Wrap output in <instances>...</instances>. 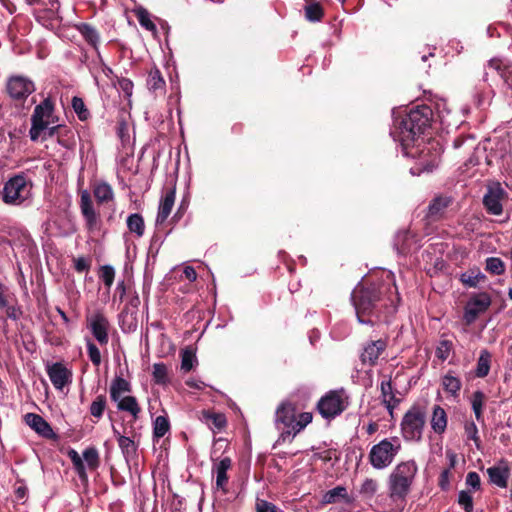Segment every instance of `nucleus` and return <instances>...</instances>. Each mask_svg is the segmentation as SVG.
<instances>
[{"mask_svg": "<svg viewBox=\"0 0 512 512\" xmlns=\"http://www.w3.org/2000/svg\"><path fill=\"white\" fill-rule=\"evenodd\" d=\"M351 301L359 323L375 326L392 321L400 296L393 276L388 275L386 279L359 283L351 293Z\"/></svg>", "mask_w": 512, "mask_h": 512, "instance_id": "obj_1", "label": "nucleus"}, {"mask_svg": "<svg viewBox=\"0 0 512 512\" xmlns=\"http://www.w3.org/2000/svg\"><path fill=\"white\" fill-rule=\"evenodd\" d=\"M434 113L430 106L419 105L412 108L406 115L395 121L391 134L401 145L422 139V135L431 128Z\"/></svg>", "mask_w": 512, "mask_h": 512, "instance_id": "obj_2", "label": "nucleus"}, {"mask_svg": "<svg viewBox=\"0 0 512 512\" xmlns=\"http://www.w3.org/2000/svg\"><path fill=\"white\" fill-rule=\"evenodd\" d=\"M403 153L416 160L411 173L420 175L424 172H432L440 162L441 148L436 141L425 142L424 138L419 141L408 142L401 145Z\"/></svg>", "mask_w": 512, "mask_h": 512, "instance_id": "obj_3", "label": "nucleus"}, {"mask_svg": "<svg viewBox=\"0 0 512 512\" xmlns=\"http://www.w3.org/2000/svg\"><path fill=\"white\" fill-rule=\"evenodd\" d=\"M418 467L413 460L399 463L388 478L389 496L392 500H405L417 474Z\"/></svg>", "mask_w": 512, "mask_h": 512, "instance_id": "obj_4", "label": "nucleus"}, {"mask_svg": "<svg viewBox=\"0 0 512 512\" xmlns=\"http://www.w3.org/2000/svg\"><path fill=\"white\" fill-rule=\"evenodd\" d=\"M427 422V408L412 405L403 415L400 423L401 435L406 441L420 442Z\"/></svg>", "mask_w": 512, "mask_h": 512, "instance_id": "obj_5", "label": "nucleus"}, {"mask_svg": "<svg viewBox=\"0 0 512 512\" xmlns=\"http://www.w3.org/2000/svg\"><path fill=\"white\" fill-rule=\"evenodd\" d=\"M401 450V443L397 437L383 439L372 446L369 452V461L376 469L388 467Z\"/></svg>", "mask_w": 512, "mask_h": 512, "instance_id": "obj_6", "label": "nucleus"}, {"mask_svg": "<svg viewBox=\"0 0 512 512\" xmlns=\"http://www.w3.org/2000/svg\"><path fill=\"white\" fill-rule=\"evenodd\" d=\"M31 183L22 175L9 179L3 187L2 199L8 205H21L31 196Z\"/></svg>", "mask_w": 512, "mask_h": 512, "instance_id": "obj_7", "label": "nucleus"}, {"mask_svg": "<svg viewBox=\"0 0 512 512\" xmlns=\"http://www.w3.org/2000/svg\"><path fill=\"white\" fill-rule=\"evenodd\" d=\"M53 123V106L49 100H45L35 108L32 115V127L29 132L31 139L37 140L46 130L52 134L56 127H49V125Z\"/></svg>", "mask_w": 512, "mask_h": 512, "instance_id": "obj_8", "label": "nucleus"}, {"mask_svg": "<svg viewBox=\"0 0 512 512\" xmlns=\"http://www.w3.org/2000/svg\"><path fill=\"white\" fill-rule=\"evenodd\" d=\"M345 392L341 390H332L326 393L317 404V409L325 419H331L340 415L348 406Z\"/></svg>", "mask_w": 512, "mask_h": 512, "instance_id": "obj_9", "label": "nucleus"}, {"mask_svg": "<svg viewBox=\"0 0 512 512\" xmlns=\"http://www.w3.org/2000/svg\"><path fill=\"white\" fill-rule=\"evenodd\" d=\"M508 199V192L502 187L501 183L493 181L487 185L482 203L489 215L499 216L503 213V202Z\"/></svg>", "mask_w": 512, "mask_h": 512, "instance_id": "obj_10", "label": "nucleus"}, {"mask_svg": "<svg viewBox=\"0 0 512 512\" xmlns=\"http://www.w3.org/2000/svg\"><path fill=\"white\" fill-rule=\"evenodd\" d=\"M296 413L297 407L290 401H284L277 407L275 424L278 429L282 430L280 435L282 441H286L290 436L293 437Z\"/></svg>", "mask_w": 512, "mask_h": 512, "instance_id": "obj_11", "label": "nucleus"}, {"mask_svg": "<svg viewBox=\"0 0 512 512\" xmlns=\"http://www.w3.org/2000/svg\"><path fill=\"white\" fill-rule=\"evenodd\" d=\"M491 305V297L488 293L482 292L472 296L464 308L463 321L465 325H472L477 318L484 313Z\"/></svg>", "mask_w": 512, "mask_h": 512, "instance_id": "obj_12", "label": "nucleus"}, {"mask_svg": "<svg viewBox=\"0 0 512 512\" xmlns=\"http://www.w3.org/2000/svg\"><path fill=\"white\" fill-rule=\"evenodd\" d=\"M388 347V338L370 340L363 345L360 361L364 366L374 367Z\"/></svg>", "mask_w": 512, "mask_h": 512, "instance_id": "obj_13", "label": "nucleus"}, {"mask_svg": "<svg viewBox=\"0 0 512 512\" xmlns=\"http://www.w3.org/2000/svg\"><path fill=\"white\" fill-rule=\"evenodd\" d=\"M454 197L446 194H440L435 196L429 206L426 213V219L429 222H437L446 217V213L454 203Z\"/></svg>", "mask_w": 512, "mask_h": 512, "instance_id": "obj_14", "label": "nucleus"}, {"mask_svg": "<svg viewBox=\"0 0 512 512\" xmlns=\"http://www.w3.org/2000/svg\"><path fill=\"white\" fill-rule=\"evenodd\" d=\"M381 404L387 409L389 415L394 417V410L399 406L402 399L397 397L399 392L394 389L391 379L382 380L380 383Z\"/></svg>", "mask_w": 512, "mask_h": 512, "instance_id": "obj_15", "label": "nucleus"}, {"mask_svg": "<svg viewBox=\"0 0 512 512\" xmlns=\"http://www.w3.org/2000/svg\"><path fill=\"white\" fill-rule=\"evenodd\" d=\"M34 89V84L30 80L20 76L10 78L7 84V91L14 99H23L30 95Z\"/></svg>", "mask_w": 512, "mask_h": 512, "instance_id": "obj_16", "label": "nucleus"}, {"mask_svg": "<svg viewBox=\"0 0 512 512\" xmlns=\"http://www.w3.org/2000/svg\"><path fill=\"white\" fill-rule=\"evenodd\" d=\"M81 213L85 219L86 227L89 231L99 228V214L93 208V203L88 192L81 195L80 200Z\"/></svg>", "mask_w": 512, "mask_h": 512, "instance_id": "obj_17", "label": "nucleus"}, {"mask_svg": "<svg viewBox=\"0 0 512 512\" xmlns=\"http://www.w3.org/2000/svg\"><path fill=\"white\" fill-rule=\"evenodd\" d=\"M25 423L40 436L47 439H55L56 434L53 432L48 422L38 414L27 413L24 416Z\"/></svg>", "mask_w": 512, "mask_h": 512, "instance_id": "obj_18", "label": "nucleus"}, {"mask_svg": "<svg viewBox=\"0 0 512 512\" xmlns=\"http://www.w3.org/2000/svg\"><path fill=\"white\" fill-rule=\"evenodd\" d=\"M108 328L109 322L103 314L97 313L91 318L90 329L100 345H106L109 341Z\"/></svg>", "mask_w": 512, "mask_h": 512, "instance_id": "obj_19", "label": "nucleus"}, {"mask_svg": "<svg viewBox=\"0 0 512 512\" xmlns=\"http://www.w3.org/2000/svg\"><path fill=\"white\" fill-rule=\"evenodd\" d=\"M175 195H176V186L175 184L165 189V194L160 200L158 214L156 218V223L161 225L163 224L168 216L170 215L172 208L175 203Z\"/></svg>", "mask_w": 512, "mask_h": 512, "instance_id": "obj_20", "label": "nucleus"}, {"mask_svg": "<svg viewBox=\"0 0 512 512\" xmlns=\"http://www.w3.org/2000/svg\"><path fill=\"white\" fill-rule=\"evenodd\" d=\"M200 420L208 425L213 432H220L227 426V418L225 414L212 410H202Z\"/></svg>", "mask_w": 512, "mask_h": 512, "instance_id": "obj_21", "label": "nucleus"}, {"mask_svg": "<svg viewBox=\"0 0 512 512\" xmlns=\"http://www.w3.org/2000/svg\"><path fill=\"white\" fill-rule=\"evenodd\" d=\"M113 433L126 461L129 462L135 459L137 457V445L135 442L130 437L121 435V433L114 426Z\"/></svg>", "mask_w": 512, "mask_h": 512, "instance_id": "obj_22", "label": "nucleus"}, {"mask_svg": "<svg viewBox=\"0 0 512 512\" xmlns=\"http://www.w3.org/2000/svg\"><path fill=\"white\" fill-rule=\"evenodd\" d=\"M231 466L232 461L230 457H224L214 467L216 471V486L223 491H226V485L228 483L227 471Z\"/></svg>", "mask_w": 512, "mask_h": 512, "instance_id": "obj_23", "label": "nucleus"}, {"mask_svg": "<svg viewBox=\"0 0 512 512\" xmlns=\"http://www.w3.org/2000/svg\"><path fill=\"white\" fill-rule=\"evenodd\" d=\"M131 391L132 386L130 382L123 377L116 376L110 385V398L112 401H118L122 397L123 393H130Z\"/></svg>", "mask_w": 512, "mask_h": 512, "instance_id": "obj_24", "label": "nucleus"}, {"mask_svg": "<svg viewBox=\"0 0 512 512\" xmlns=\"http://www.w3.org/2000/svg\"><path fill=\"white\" fill-rule=\"evenodd\" d=\"M447 427V414L445 410L439 406L435 405L433 407L432 418H431V428L437 434H442L445 432Z\"/></svg>", "mask_w": 512, "mask_h": 512, "instance_id": "obj_25", "label": "nucleus"}, {"mask_svg": "<svg viewBox=\"0 0 512 512\" xmlns=\"http://www.w3.org/2000/svg\"><path fill=\"white\" fill-rule=\"evenodd\" d=\"M115 402L117 403L118 410L128 412L133 416L135 420L138 419L139 414L141 412V408L138 404L136 397L125 396L121 397L120 400Z\"/></svg>", "mask_w": 512, "mask_h": 512, "instance_id": "obj_26", "label": "nucleus"}, {"mask_svg": "<svg viewBox=\"0 0 512 512\" xmlns=\"http://www.w3.org/2000/svg\"><path fill=\"white\" fill-rule=\"evenodd\" d=\"M147 87L153 93H163L165 91L166 82L157 67L150 70L147 78Z\"/></svg>", "mask_w": 512, "mask_h": 512, "instance_id": "obj_27", "label": "nucleus"}, {"mask_svg": "<svg viewBox=\"0 0 512 512\" xmlns=\"http://www.w3.org/2000/svg\"><path fill=\"white\" fill-rule=\"evenodd\" d=\"M491 361L492 354L487 349H482L477 360L475 375L479 378L486 377L490 371Z\"/></svg>", "mask_w": 512, "mask_h": 512, "instance_id": "obj_28", "label": "nucleus"}, {"mask_svg": "<svg viewBox=\"0 0 512 512\" xmlns=\"http://www.w3.org/2000/svg\"><path fill=\"white\" fill-rule=\"evenodd\" d=\"M486 276L478 269H470L460 275V282L469 288H476L481 281H485Z\"/></svg>", "mask_w": 512, "mask_h": 512, "instance_id": "obj_29", "label": "nucleus"}, {"mask_svg": "<svg viewBox=\"0 0 512 512\" xmlns=\"http://www.w3.org/2000/svg\"><path fill=\"white\" fill-rule=\"evenodd\" d=\"M47 372L55 388L62 390L64 387V365L60 362L48 365Z\"/></svg>", "mask_w": 512, "mask_h": 512, "instance_id": "obj_30", "label": "nucleus"}, {"mask_svg": "<svg viewBox=\"0 0 512 512\" xmlns=\"http://www.w3.org/2000/svg\"><path fill=\"white\" fill-rule=\"evenodd\" d=\"M78 31L82 34L84 39L97 51H98V44L100 40L99 33L96 31L94 27H92L89 24L82 23L75 26Z\"/></svg>", "mask_w": 512, "mask_h": 512, "instance_id": "obj_31", "label": "nucleus"}, {"mask_svg": "<svg viewBox=\"0 0 512 512\" xmlns=\"http://www.w3.org/2000/svg\"><path fill=\"white\" fill-rule=\"evenodd\" d=\"M490 481L500 488H506L508 485L509 471L507 468L490 467L487 470Z\"/></svg>", "mask_w": 512, "mask_h": 512, "instance_id": "obj_32", "label": "nucleus"}, {"mask_svg": "<svg viewBox=\"0 0 512 512\" xmlns=\"http://www.w3.org/2000/svg\"><path fill=\"white\" fill-rule=\"evenodd\" d=\"M486 399H487L486 395L484 394V392H482L480 390L474 391L471 396L472 410H473V412L475 414V418L478 422L484 421L483 407L486 402Z\"/></svg>", "mask_w": 512, "mask_h": 512, "instance_id": "obj_33", "label": "nucleus"}, {"mask_svg": "<svg viewBox=\"0 0 512 512\" xmlns=\"http://www.w3.org/2000/svg\"><path fill=\"white\" fill-rule=\"evenodd\" d=\"M340 500H343L347 504L352 502V499L349 497L347 493V489L343 486H337L327 491L324 495L325 503H337Z\"/></svg>", "mask_w": 512, "mask_h": 512, "instance_id": "obj_34", "label": "nucleus"}, {"mask_svg": "<svg viewBox=\"0 0 512 512\" xmlns=\"http://www.w3.org/2000/svg\"><path fill=\"white\" fill-rule=\"evenodd\" d=\"M442 386L445 392L457 397L461 390L462 383L458 377L452 375L451 372H448L442 378Z\"/></svg>", "mask_w": 512, "mask_h": 512, "instance_id": "obj_35", "label": "nucleus"}, {"mask_svg": "<svg viewBox=\"0 0 512 512\" xmlns=\"http://www.w3.org/2000/svg\"><path fill=\"white\" fill-rule=\"evenodd\" d=\"M93 193L99 204L107 203L114 199V192L112 187L105 182L96 184Z\"/></svg>", "mask_w": 512, "mask_h": 512, "instance_id": "obj_36", "label": "nucleus"}, {"mask_svg": "<svg viewBox=\"0 0 512 512\" xmlns=\"http://www.w3.org/2000/svg\"><path fill=\"white\" fill-rule=\"evenodd\" d=\"M127 227L131 233H134L137 237H142L145 231V223L141 214L134 213L127 218Z\"/></svg>", "mask_w": 512, "mask_h": 512, "instance_id": "obj_37", "label": "nucleus"}, {"mask_svg": "<svg viewBox=\"0 0 512 512\" xmlns=\"http://www.w3.org/2000/svg\"><path fill=\"white\" fill-rule=\"evenodd\" d=\"M305 18L310 22H319L324 17V9L319 2H309L304 6Z\"/></svg>", "mask_w": 512, "mask_h": 512, "instance_id": "obj_38", "label": "nucleus"}, {"mask_svg": "<svg viewBox=\"0 0 512 512\" xmlns=\"http://www.w3.org/2000/svg\"><path fill=\"white\" fill-rule=\"evenodd\" d=\"M71 107L80 121H87L91 117V113L81 97L74 96L71 100Z\"/></svg>", "mask_w": 512, "mask_h": 512, "instance_id": "obj_39", "label": "nucleus"}, {"mask_svg": "<svg viewBox=\"0 0 512 512\" xmlns=\"http://www.w3.org/2000/svg\"><path fill=\"white\" fill-rule=\"evenodd\" d=\"M152 376L154 382L158 385H167L170 382L168 368L164 363L153 364Z\"/></svg>", "mask_w": 512, "mask_h": 512, "instance_id": "obj_40", "label": "nucleus"}, {"mask_svg": "<svg viewBox=\"0 0 512 512\" xmlns=\"http://www.w3.org/2000/svg\"><path fill=\"white\" fill-rule=\"evenodd\" d=\"M107 406V398L105 394H100L96 396V398L92 401L90 405V414L96 418L100 419L102 418L104 411Z\"/></svg>", "mask_w": 512, "mask_h": 512, "instance_id": "obj_41", "label": "nucleus"}, {"mask_svg": "<svg viewBox=\"0 0 512 512\" xmlns=\"http://www.w3.org/2000/svg\"><path fill=\"white\" fill-rule=\"evenodd\" d=\"M485 270L493 275H502L505 272V263L499 257H488L485 261Z\"/></svg>", "mask_w": 512, "mask_h": 512, "instance_id": "obj_42", "label": "nucleus"}, {"mask_svg": "<svg viewBox=\"0 0 512 512\" xmlns=\"http://www.w3.org/2000/svg\"><path fill=\"white\" fill-rule=\"evenodd\" d=\"M135 16L143 28L151 32L156 31V25L150 19V14L145 8L140 7L136 9Z\"/></svg>", "mask_w": 512, "mask_h": 512, "instance_id": "obj_43", "label": "nucleus"}, {"mask_svg": "<svg viewBox=\"0 0 512 512\" xmlns=\"http://www.w3.org/2000/svg\"><path fill=\"white\" fill-rule=\"evenodd\" d=\"M83 459L90 470H96L100 465L99 453L95 447H88L83 452Z\"/></svg>", "mask_w": 512, "mask_h": 512, "instance_id": "obj_44", "label": "nucleus"}, {"mask_svg": "<svg viewBox=\"0 0 512 512\" xmlns=\"http://www.w3.org/2000/svg\"><path fill=\"white\" fill-rule=\"evenodd\" d=\"M170 429L169 420L165 416H157L154 421L153 435L162 438Z\"/></svg>", "mask_w": 512, "mask_h": 512, "instance_id": "obj_45", "label": "nucleus"}, {"mask_svg": "<svg viewBox=\"0 0 512 512\" xmlns=\"http://www.w3.org/2000/svg\"><path fill=\"white\" fill-rule=\"evenodd\" d=\"M195 363H197L195 353L191 349H184L181 352V369L184 372H189L194 368Z\"/></svg>", "mask_w": 512, "mask_h": 512, "instance_id": "obj_46", "label": "nucleus"}, {"mask_svg": "<svg viewBox=\"0 0 512 512\" xmlns=\"http://www.w3.org/2000/svg\"><path fill=\"white\" fill-rule=\"evenodd\" d=\"M312 419L313 416L310 412H302L298 415L296 414L293 437L302 431L309 423H311Z\"/></svg>", "mask_w": 512, "mask_h": 512, "instance_id": "obj_47", "label": "nucleus"}, {"mask_svg": "<svg viewBox=\"0 0 512 512\" xmlns=\"http://www.w3.org/2000/svg\"><path fill=\"white\" fill-rule=\"evenodd\" d=\"M99 278L110 289L115 279V269L111 265H103L100 268Z\"/></svg>", "mask_w": 512, "mask_h": 512, "instance_id": "obj_48", "label": "nucleus"}, {"mask_svg": "<svg viewBox=\"0 0 512 512\" xmlns=\"http://www.w3.org/2000/svg\"><path fill=\"white\" fill-rule=\"evenodd\" d=\"M453 348V343L450 340L442 339L437 348H436V356L441 361H445Z\"/></svg>", "mask_w": 512, "mask_h": 512, "instance_id": "obj_49", "label": "nucleus"}, {"mask_svg": "<svg viewBox=\"0 0 512 512\" xmlns=\"http://www.w3.org/2000/svg\"><path fill=\"white\" fill-rule=\"evenodd\" d=\"M458 503L465 512H472L473 510V498L468 491L462 490L458 495Z\"/></svg>", "mask_w": 512, "mask_h": 512, "instance_id": "obj_50", "label": "nucleus"}, {"mask_svg": "<svg viewBox=\"0 0 512 512\" xmlns=\"http://www.w3.org/2000/svg\"><path fill=\"white\" fill-rule=\"evenodd\" d=\"M378 488V483L376 480L368 478L366 479L360 488V493L366 497H372Z\"/></svg>", "mask_w": 512, "mask_h": 512, "instance_id": "obj_51", "label": "nucleus"}, {"mask_svg": "<svg viewBox=\"0 0 512 512\" xmlns=\"http://www.w3.org/2000/svg\"><path fill=\"white\" fill-rule=\"evenodd\" d=\"M465 434L467 438L473 440L477 448H479L481 440L478 436V428L473 421L467 422L465 424Z\"/></svg>", "mask_w": 512, "mask_h": 512, "instance_id": "obj_52", "label": "nucleus"}, {"mask_svg": "<svg viewBox=\"0 0 512 512\" xmlns=\"http://www.w3.org/2000/svg\"><path fill=\"white\" fill-rule=\"evenodd\" d=\"M73 261V268L79 272V273H82V272H88L90 270V267H91V259L88 258V257H78V258H73L72 259Z\"/></svg>", "mask_w": 512, "mask_h": 512, "instance_id": "obj_53", "label": "nucleus"}, {"mask_svg": "<svg viewBox=\"0 0 512 512\" xmlns=\"http://www.w3.org/2000/svg\"><path fill=\"white\" fill-rule=\"evenodd\" d=\"M466 143H468V148L470 150L475 149V137L472 136V135H467V136L460 135V136H457L454 139V141H453V147H454V149H459L460 147H462Z\"/></svg>", "mask_w": 512, "mask_h": 512, "instance_id": "obj_54", "label": "nucleus"}, {"mask_svg": "<svg viewBox=\"0 0 512 512\" xmlns=\"http://www.w3.org/2000/svg\"><path fill=\"white\" fill-rule=\"evenodd\" d=\"M117 85H118L119 89L124 93L125 97H127V98L131 97V95L133 93L134 84L130 79L124 78V77H118Z\"/></svg>", "mask_w": 512, "mask_h": 512, "instance_id": "obj_55", "label": "nucleus"}, {"mask_svg": "<svg viewBox=\"0 0 512 512\" xmlns=\"http://www.w3.org/2000/svg\"><path fill=\"white\" fill-rule=\"evenodd\" d=\"M87 352L90 361L95 365L99 366L101 363V353L98 347L93 342L87 343Z\"/></svg>", "mask_w": 512, "mask_h": 512, "instance_id": "obj_56", "label": "nucleus"}, {"mask_svg": "<svg viewBox=\"0 0 512 512\" xmlns=\"http://www.w3.org/2000/svg\"><path fill=\"white\" fill-rule=\"evenodd\" d=\"M256 512H278V508L267 500L257 499Z\"/></svg>", "mask_w": 512, "mask_h": 512, "instance_id": "obj_57", "label": "nucleus"}, {"mask_svg": "<svg viewBox=\"0 0 512 512\" xmlns=\"http://www.w3.org/2000/svg\"><path fill=\"white\" fill-rule=\"evenodd\" d=\"M452 475V472L450 471V468H445L438 479V485L443 491H447L450 488V477Z\"/></svg>", "mask_w": 512, "mask_h": 512, "instance_id": "obj_58", "label": "nucleus"}, {"mask_svg": "<svg viewBox=\"0 0 512 512\" xmlns=\"http://www.w3.org/2000/svg\"><path fill=\"white\" fill-rule=\"evenodd\" d=\"M73 466H74V469H75L77 475L79 476L81 482L84 485H87L88 484V475L86 473V468H85L83 459L78 461L77 463H73Z\"/></svg>", "mask_w": 512, "mask_h": 512, "instance_id": "obj_59", "label": "nucleus"}, {"mask_svg": "<svg viewBox=\"0 0 512 512\" xmlns=\"http://www.w3.org/2000/svg\"><path fill=\"white\" fill-rule=\"evenodd\" d=\"M466 484L478 490L480 488V476L476 472H469L466 476Z\"/></svg>", "mask_w": 512, "mask_h": 512, "instance_id": "obj_60", "label": "nucleus"}, {"mask_svg": "<svg viewBox=\"0 0 512 512\" xmlns=\"http://www.w3.org/2000/svg\"><path fill=\"white\" fill-rule=\"evenodd\" d=\"M186 209H187V204L185 203V201H182L180 206L178 207L176 213L173 215L171 221L173 223L178 222L181 219V217L184 215V213L186 212Z\"/></svg>", "mask_w": 512, "mask_h": 512, "instance_id": "obj_61", "label": "nucleus"}, {"mask_svg": "<svg viewBox=\"0 0 512 512\" xmlns=\"http://www.w3.org/2000/svg\"><path fill=\"white\" fill-rule=\"evenodd\" d=\"M184 276L187 280H189L190 282H193L197 279V273L195 271V269L191 266H187L184 268Z\"/></svg>", "mask_w": 512, "mask_h": 512, "instance_id": "obj_62", "label": "nucleus"}, {"mask_svg": "<svg viewBox=\"0 0 512 512\" xmlns=\"http://www.w3.org/2000/svg\"><path fill=\"white\" fill-rule=\"evenodd\" d=\"M186 385L190 388L197 389V390H203L206 387V384L203 381H197V380H187Z\"/></svg>", "mask_w": 512, "mask_h": 512, "instance_id": "obj_63", "label": "nucleus"}, {"mask_svg": "<svg viewBox=\"0 0 512 512\" xmlns=\"http://www.w3.org/2000/svg\"><path fill=\"white\" fill-rule=\"evenodd\" d=\"M446 457L449 460V466L447 468H450L451 471L457 463V455L452 450H447Z\"/></svg>", "mask_w": 512, "mask_h": 512, "instance_id": "obj_64", "label": "nucleus"}]
</instances>
